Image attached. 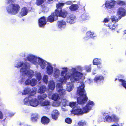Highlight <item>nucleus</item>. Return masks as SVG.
I'll list each match as a JSON object with an SVG mask.
<instances>
[{
	"label": "nucleus",
	"instance_id": "f257e3e1",
	"mask_svg": "<svg viewBox=\"0 0 126 126\" xmlns=\"http://www.w3.org/2000/svg\"><path fill=\"white\" fill-rule=\"evenodd\" d=\"M82 69V68L79 66H77L75 68H72L71 69L72 76L71 77V82L78 81V85L79 86L78 88L77 92L80 96L77 98V102L81 104L86 103L88 99L84 89V84L81 80L83 74L78 72V71H81Z\"/></svg>",
	"mask_w": 126,
	"mask_h": 126
},
{
	"label": "nucleus",
	"instance_id": "f03ea898",
	"mask_svg": "<svg viewBox=\"0 0 126 126\" xmlns=\"http://www.w3.org/2000/svg\"><path fill=\"white\" fill-rule=\"evenodd\" d=\"M63 70L62 71L61 75V76L59 79H57L58 81L61 83H58L56 85L57 91L60 95H63L65 94L66 91L63 89L62 84L65 83L67 80L70 79L71 81V69L69 70V71L67 72L68 70L67 68H63Z\"/></svg>",
	"mask_w": 126,
	"mask_h": 126
},
{
	"label": "nucleus",
	"instance_id": "7ed1b4c3",
	"mask_svg": "<svg viewBox=\"0 0 126 126\" xmlns=\"http://www.w3.org/2000/svg\"><path fill=\"white\" fill-rule=\"evenodd\" d=\"M15 67L19 68L20 67V72L21 74L22 77L19 78V82L22 84L24 82L25 80L28 78H31L34 75L33 71L31 70H28L30 68L29 64H26L23 62H16L15 64Z\"/></svg>",
	"mask_w": 126,
	"mask_h": 126
},
{
	"label": "nucleus",
	"instance_id": "20e7f679",
	"mask_svg": "<svg viewBox=\"0 0 126 126\" xmlns=\"http://www.w3.org/2000/svg\"><path fill=\"white\" fill-rule=\"evenodd\" d=\"M94 103L91 101L88 102L86 106L83 108V110L78 105L73 109L72 112L74 114H82L84 113L88 112L92 109V107L94 106Z\"/></svg>",
	"mask_w": 126,
	"mask_h": 126
},
{
	"label": "nucleus",
	"instance_id": "39448f33",
	"mask_svg": "<svg viewBox=\"0 0 126 126\" xmlns=\"http://www.w3.org/2000/svg\"><path fill=\"white\" fill-rule=\"evenodd\" d=\"M15 0H6V2L7 3H12V2ZM20 9V7L18 5L15 3H12L7 6V10L9 13L15 15L19 12Z\"/></svg>",
	"mask_w": 126,
	"mask_h": 126
},
{
	"label": "nucleus",
	"instance_id": "423d86ee",
	"mask_svg": "<svg viewBox=\"0 0 126 126\" xmlns=\"http://www.w3.org/2000/svg\"><path fill=\"white\" fill-rule=\"evenodd\" d=\"M64 3L61 2H59L58 4H56V7L57 8L55 10V14L58 16H61L62 17L64 18L67 15V12L64 10H61L59 11V9H62V7L64 6Z\"/></svg>",
	"mask_w": 126,
	"mask_h": 126
},
{
	"label": "nucleus",
	"instance_id": "0eeeda50",
	"mask_svg": "<svg viewBox=\"0 0 126 126\" xmlns=\"http://www.w3.org/2000/svg\"><path fill=\"white\" fill-rule=\"evenodd\" d=\"M25 104L35 107L40 104V101L36 98L26 97L24 100Z\"/></svg>",
	"mask_w": 126,
	"mask_h": 126
},
{
	"label": "nucleus",
	"instance_id": "6e6552de",
	"mask_svg": "<svg viewBox=\"0 0 126 126\" xmlns=\"http://www.w3.org/2000/svg\"><path fill=\"white\" fill-rule=\"evenodd\" d=\"M111 19L112 22L109 23L108 27L111 30H114L115 28H116L118 27V26L117 25L114 24L115 23L118 21V19L115 16H111Z\"/></svg>",
	"mask_w": 126,
	"mask_h": 126
},
{
	"label": "nucleus",
	"instance_id": "1a4fd4ad",
	"mask_svg": "<svg viewBox=\"0 0 126 126\" xmlns=\"http://www.w3.org/2000/svg\"><path fill=\"white\" fill-rule=\"evenodd\" d=\"M39 58L32 54H28L27 57V59L28 61L35 65H37L38 60Z\"/></svg>",
	"mask_w": 126,
	"mask_h": 126
},
{
	"label": "nucleus",
	"instance_id": "9d476101",
	"mask_svg": "<svg viewBox=\"0 0 126 126\" xmlns=\"http://www.w3.org/2000/svg\"><path fill=\"white\" fill-rule=\"evenodd\" d=\"M61 102L62 103V104L63 106H66L69 105L73 109H74L75 107H77V105H78L77 104L76 102H69L68 101L65 99L63 100Z\"/></svg>",
	"mask_w": 126,
	"mask_h": 126
},
{
	"label": "nucleus",
	"instance_id": "9b49d317",
	"mask_svg": "<svg viewBox=\"0 0 126 126\" xmlns=\"http://www.w3.org/2000/svg\"><path fill=\"white\" fill-rule=\"evenodd\" d=\"M115 3L114 0H107L105 2V6L108 9H112L115 6Z\"/></svg>",
	"mask_w": 126,
	"mask_h": 126
},
{
	"label": "nucleus",
	"instance_id": "f8f14e48",
	"mask_svg": "<svg viewBox=\"0 0 126 126\" xmlns=\"http://www.w3.org/2000/svg\"><path fill=\"white\" fill-rule=\"evenodd\" d=\"M37 64L36 65H39L42 69H44L46 67L49 63H48L40 58L38 59Z\"/></svg>",
	"mask_w": 126,
	"mask_h": 126
},
{
	"label": "nucleus",
	"instance_id": "ddd939ff",
	"mask_svg": "<svg viewBox=\"0 0 126 126\" xmlns=\"http://www.w3.org/2000/svg\"><path fill=\"white\" fill-rule=\"evenodd\" d=\"M37 81L36 79L33 78L30 80L29 79L26 80L25 84L26 85H30L32 86H34L36 84Z\"/></svg>",
	"mask_w": 126,
	"mask_h": 126
},
{
	"label": "nucleus",
	"instance_id": "4468645a",
	"mask_svg": "<svg viewBox=\"0 0 126 126\" xmlns=\"http://www.w3.org/2000/svg\"><path fill=\"white\" fill-rule=\"evenodd\" d=\"M40 104L42 106H44L46 110L49 109L50 107V103L48 100H45L43 102L40 101Z\"/></svg>",
	"mask_w": 126,
	"mask_h": 126
},
{
	"label": "nucleus",
	"instance_id": "2eb2a0df",
	"mask_svg": "<svg viewBox=\"0 0 126 126\" xmlns=\"http://www.w3.org/2000/svg\"><path fill=\"white\" fill-rule=\"evenodd\" d=\"M57 26L58 28L62 30L65 28L66 26V22L64 20H60L57 21Z\"/></svg>",
	"mask_w": 126,
	"mask_h": 126
},
{
	"label": "nucleus",
	"instance_id": "dca6fc26",
	"mask_svg": "<svg viewBox=\"0 0 126 126\" xmlns=\"http://www.w3.org/2000/svg\"><path fill=\"white\" fill-rule=\"evenodd\" d=\"M126 10L123 8H120L117 11V15L119 16V18L120 19L122 17L126 15Z\"/></svg>",
	"mask_w": 126,
	"mask_h": 126
},
{
	"label": "nucleus",
	"instance_id": "f3484780",
	"mask_svg": "<svg viewBox=\"0 0 126 126\" xmlns=\"http://www.w3.org/2000/svg\"><path fill=\"white\" fill-rule=\"evenodd\" d=\"M76 18L74 15H71L67 17V23L70 24H73L76 21Z\"/></svg>",
	"mask_w": 126,
	"mask_h": 126
},
{
	"label": "nucleus",
	"instance_id": "a211bd4d",
	"mask_svg": "<svg viewBox=\"0 0 126 126\" xmlns=\"http://www.w3.org/2000/svg\"><path fill=\"white\" fill-rule=\"evenodd\" d=\"M55 12L54 13H53L51 15L48 17L47 18V21L51 23L58 19L57 16L55 15Z\"/></svg>",
	"mask_w": 126,
	"mask_h": 126
},
{
	"label": "nucleus",
	"instance_id": "6ab92c4d",
	"mask_svg": "<svg viewBox=\"0 0 126 126\" xmlns=\"http://www.w3.org/2000/svg\"><path fill=\"white\" fill-rule=\"evenodd\" d=\"M47 73L49 75H52L53 73V68L52 65L49 63L46 67Z\"/></svg>",
	"mask_w": 126,
	"mask_h": 126
},
{
	"label": "nucleus",
	"instance_id": "aec40b11",
	"mask_svg": "<svg viewBox=\"0 0 126 126\" xmlns=\"http://www.w3.org/2000/svg\"><path fill=\"white\" fill-rule=\"evenodd\" d=\"M39 25L40 27H43L44 25L46 24V20L45 17H42L39 19Z\"/></svg>",
	"mask_w": 126,
	"mask_h": 126
},
{
	"label": "nucleus",
	"instance_id": "412c9836",
	"mask_svg": "<svg viewBox=\"0 0 126 126\" xmlns=\"http://www.w3.org/2000/svg\"><path fill=\"white\" fill-rule=\"evenodd\" d=\"M104 79V77L102 76L97 75L95 77L94 80L95 83H97L103 81Z\"/></svg>",
	"mask_w": 126,
	"mask_h": 126
},
{
	"label": "nucleus",
	"instance_id": "4be33fe9",
	"mask_svg": "<svg viewBox=\"0 0 126 126\" xmlns=\"http://www.w3.org/2000/svg\"><path fill=\"white\" fill-rule=\"evenodd\" d=\"M53 72V76L56 79H57L59 77L60 71V70L57 68H55Z\"/></svg>",
	"mask_w": 126,
	"mask_h": 126
},
{
	"label": "nucleus",
	"instance_id": "5701e85b",
	"mask_svg": "<svg viewBox=\"0 0 126 126\" xmlns=\"http://www.w3.org/2000/svg\"><path fill=\"white\" fill-rule=\"evenodd\" d=\"M28 13V11L26 7H24L21 9L19 16V17H21L26 15Z\"/></svg>",
	"mask_w": 126,
	"mask_h": 126
},
{
	"label": "nucleus",
	"instance_id": "b1692460",
	"mask_svg": "<svg viewBox=\"0 0 126 126\" xmlns=\"http://www.w3.org/2000/svg\"><path fill=\"white\" fill-rule=\"evenodd\" d=\"M49 99L56 101L60 99V97L58 94L54 93L52 94L51 96L50 95H49Z\"/></svg>",
	"mask_w": 126,
	"mask_h": 126
},
{
	"label": "nucleus",
	"instance_id": "393cba45",
	"mask_svg": "<svg viewBox=\"0 0 126 126\" xmlns=\"http://www.w3.org/2000/svg\"><path fill=\"white\" fill-rule=\"evenodd\" d=\"M72 82H69L67 84L66 90L70 92L74 88V85Z\"/></svg>",
	"mask_w": 126,
	"mask_h": 126
},
{
	"label": "nucleus",
	"instance_id": "a878e982",
	"mask_svg": "<svg viewBox=\"0 0 126 126\" xmlns=\"http://www.w3.org/2000/svg\"><path fill=\"white\" fill-rule=\"evenodd\" d=\"M86 37H85V39H87L89 37L93 38L96 36V35L94 32L90 31L87 32L86 33Z\"/></svg>",
	"mask_w": 126,
	"mask_h": 126
},
{
	"label": "nucleus",
	"instance_id": "bb28decb",
	"mask_svg": "<svg viewBox=\"0 0 126 126\" xmlns=\"http://www.w3.org/2000/svg\"><path fill=\"white\" fill-rule=\"evenodd\" d=\"M59 115V113L57 110H54L53 111L52 114V118L55 120H56L58 118Z\"/></svg>",
	"mask_w": 126,
	"mask_h": 126
},
{
	"label": "nucleus",
	"instance_id": "cd10ccee",
	"mask_svg": "<svg viewBox=\"0 0 126 126\" xmlns=\"http://www.w3.org/2000/svg\"><path fill=\"white\" fill-rule=\"evenodd\" d=\"M39 115L36 113H33L31 116V120L33 122H36L39 117Z\"/></svg>",
	"mask_w": 126,
	"mask_h": 126
},
{
	"label": "nucleus",
	"instance_id": "c85d7f7f",
	"mask_svg": "<svg viewBox=\"0 0 126 126\" xmlns=\"http://www.w3.org/2000/svg\"><path fill=\"white\" fill-rule=\"evenodd\" d=\"M41 121L43 124H47L50 122V120L47 117L43 116L41 119Z\"/></svg>",
	"mask_w": 126,
	"mask_h": 126
},
{
	"label": "nucleus",
	"instance_id": "c756f323",
	"mask_svg": "<svg viewBox=\"0 0 126 126\" xmlns=\"http://www.w3.org/2000/svg\"><path fill=\"white\" fill-rule=\"evenodd\" d=\"M49 88L52 90H53L55 86V84L54 81L53 80H51L49 82L48 84Z\"/></svg>",
	"mask_w": 126,
	"mask_h": 126
},
{
	"label": "nucleus",
	"instance_id": "7c9ffc66",
	"mask_svg": "<svg viewBox=\"0 0 126 126\" xmlns=\"http://www.w3.org/2000/svg\"><path fill=\"white\" fill-rule=\"evenodd\" d=\"M46 90V87L44 86H41L39 87L38 92L42 94L44 93Z\"/></svg>",
	"mask_w": 126,
	"mask_h": 126
},
{
	"label": "nucleus",
	"instance_id": "2f4dec72",
	"mask_svg": "<svg viewBox=\"0 0 126 126\" xmlns=\"http://www.w3.org/2000/svg\"><path fill=\"white\" fill-rule=\"evenodd\" d=\"M93 64L94 65H98L101 63V61L100 59H95L93 61Z\"/></svg>",
	"mask_w": 126,
	"mask_h": 126
},
{
	"label": "nucleus",
	"instance_id": "473e14b6",
	"mask_svg": "<svg viewBox=\"0 0 126 126\" xmlns=\"http://www.w3.org/2000/svg\"><path fill=\"white\" fill-rule=\"evenodd\" d=\"M104 121L105 122L111 123L112 122V116H111L109 115L106 116L104 119Z\"/></svg>",
	"mask_w": 126,
	"mask_h": 126
},
{
	"label": "nucleus",
	"instance_id": "72a5a7b5",
	"mask_svg": "<svg viewBox=\"0 0 126 126\" xmlns=\"http://www.w3.org/2000/svg\"><path fill=\"white\" fill-rule=\"evenodd\" d=\"M47 97L46 94H40L37 96L38 99L40 101H42L45 99Z\"/></svg>",
	"mask_w": 126,
	"mask_h": 126
},
{
	"label": "nucleus",
	"instance_id": "f704fd0d",
	"mask_svg": "<svg viewBox=\"0 0 126 126\" xmlns=\"http://www.w3.org/2000/svg\"><path fill=\"white\" fill-rule=\"evenodd\" d=\"M78 8V6L77 4H72L69 7V9L71 11H74L77 10Z\"/></svg>",
	"mask_w": 126,
	"mask_h": 126
},
{
	"label": "nucleus",
	"instance_id": "c9c22d12",
	"mask_svg": "<svg viewBox=\"0 0 126 126\" xmlns=\"http://www.w3.org/2000/svg\"><path fill=\"white\" fill-rule=\"evenodd\" d=\"M34 75L38 81H39L41 79V74L39 72H35Z\"/></svg>",
	"mask_w": 126,
	"mask_h": 126
},
{
	"label": "nucleus",
	"instance_id": "e433bc0d",
	"mask_svg": "<svg viewBox=\"0 0 126 126\" xmlns=\"http://www.w3.org/2000/svg\"><path fill=\"white\" fill-rule=\"evenodd\" d=\"M31 91L30 89L28 87L25 88L23 92L22 93V94L25 95L28 94Z\"/></svg>",
	"mask_w": 126,
	"mask_h": 126
},
{
	"label": "nucleus",
	"instance_id": "4c0bfd02",
	"mask_svg": "<svg viewBox=\"0 0 126 126\" xmlns=\"http://www.w3.org/2000/svg\"><path fill=\"white\" fill-rule=\"evenodd\" d=\"M112 122H117L118 121L119 118L115 115H113L112 116Z\"/></svg>",
	"mask_w": 126,
	"mask_h": 126
},
{
	"label": "nucleus",
	"instance_id": "58836bf2",
	"mask_svg": "<svg viewBox=\"0 0 126 126\" xmlns=\"http://www.w3.org/2000/svg\"><path fill=\"white\" fill-rule=\"evenodd\" d=\"M61 101L58 100V101H54L52 104V106H58L60 104Z\"/></svg>",
	"mask_w": 126,
	"mask_h": 126
},
{
	"label": "nucleus",
	"instance_id": "ea45409f",
	"mask_svg": "<svg viewBox=\"0 0 126 126\" xmlns=\"http://www.w3.org/2000/svg\"><path fill=\"white\" fill-rule=\"evenodd\" d=\"M36 88H34L32 89V91L30 93V95L31 96L34 95L36 93Z\"/></svg>",
	"mask_w": 126,
	"mask_h": 126
},
{
	"label": "nucleus",
	"instance_id": "a19ab883",
	"mask_svg": "<svg viewBox=\"0 0 126 126\" xmlns=\"http://www.w3.org/2000/svg\"><path fill=\"white\" fill-rule=\"evenodd\" d=\"M48 79L47 76L46 75H44L43 78V81L44 82L46 83H47L48 81Z\"/></svg>",
	"mask_w": 126,
	"mask_h": 126
},
{
	"label": "nucleus",
	"instance_id": "79ce46f5",
	"mask_svg": "<svg viewBox=\"0 0 126 126\" xmlns=\"http://www.w3.org/2000/svg\"><path fill=\"white\" fill-rule=\"evenodd\" d=\"M85 69L87 72H89L91 70V65H85L84 67Z\"/></svg>",
	"mask_w": 126,
	"mask_h": 126
},
{
	"label": "nucleus",
	"instance_id": "37998d69",
	"mask_svg": "<svg viewBox=\"0 0 126 126\" xmlns=\"http://www.w3.org/2000/svg\"><path fill=\"white\" fill-rule=\"evenodd\" d=\"M87 124L86 122H80L78 123V125L79 126H85Z\"/></svg>",
	"mask_w": 126,
	"mask_h": 126
},
{
	"label": "nucleus",
	"instance_id": "c03bdc74",
	"mask_svg": "<svg viewBox=\"0 0 126 126\" xmlns=\"http://www.w3.org/2000/svg\"><path fill=\"white\" fill-rule=\"evenodd\" d=\"M81 18L83 20H88L89 18V17L88 16H87L85 14L83 15L82 16Z\"/></svg>",
	"mask_w": 126,
	"mask_h": 126
},
{
	"label": "nucleus",
	"instance_id": "a18cd8bd",
	"mask_svg": "<svg viewBox=\"0 0 126 126\" xmlns=\"http://www.w3.org/2000/svg\"><path fill=\"white\" fill-rule=\"evenodd\" d=\"M65 122L69 124H71L72 122V120L69 118H66L65 120Z\"/></svg>",
	"mask_w": 126,
	"mask_h": 126
},
{
	"label": "nucleus",
	"instance_id": "49530a36",
	"mask_svg": "<svg viewBox=\"0 0 126 126\" xmlns=\"http://www.w3.org/2000/svg\"><path fill=\"white\" fill-rule=\"evenodd\" d=\"M118 3L120 4L121 5H123L125 4V2L123 1H118L117 2Z\"/></svg>",
	"mask_w": 126,
	"mask_h": 126
},
{
	"label": "nucleus",
	"instance_id": "de8ad7c7",
	"mask_svg": "<svg viewBox=\"0 0 126 126\" xmlns=\"http://www.w3.org/2000/svg\"><path fill=\"white\" fill-rule=\"evenodd\" d=\"M110 19L109 18H106L104 19V22L105 23L108 22L110 21Z\"/></svg>",
	"mask_w": 126,
	"mask_h": 126
},
{
	"label": "nucleus",
	"instance_id": "09e8293b",
	"mask_svg": "<svg viewBox=\"0 0 126 126\" xmlns=\"http://www.w3.org/2000/svg\"><path fill=\"white\" fill-rule=\"evenodd\" d=\"M3 118V115L2 112L0 110V119H2Z\"/></svg>",
	"mask_w": 126,
	"mask_h": 126
},
{
	"label": "nucleus",
	"instance_id": "8fccbe9b",
	"mask_svg": "<svg viewBox=\"0 0 126 126\" xmlns=\"http://www.w3.org/2000/svg\"><path fill=\"white\" fill-rule=\"evenodd\" d=\"M65 3L68 5H70L72 3V1H68L67 2H66ZM64 3L65 4V3Z\"/></svg>",
	"mask_w": 126,
	"mask_h": 126
},
{
	"label": "nucleus",
	"instance_id": "3c124183",
	"mask_svg": "<svg viewBox=\"0 0 126 126\" xmlns=\"http://www.w3.org/2000/svg\"><path fill=\"white\" fill-rule=\"evenodd\" d=\"M14 114V113L13 112L10 113L9 114V116L11 117L13 116Z\"/></svg>",
	"mask_w": 126,
	"mask_h": 126
},
{
	"label": "nucleus",
	"instance_id": "603ef678",
	"mask_svg": "<svg viewBox=\"0 0 126 126\" xmlns=\"http://www.w3.org/2000/svg\"><path fill=\"white\" fill-rule=\"evenodd\" d=\"M97 65V67L98 68H101L102 67V65H101V64L99 65Z\"/></svg>",
	"mask_w": 126,
	"mask_h": 126
},
{
	"label": "nucleus",
	"instance_id": "864d4df0",
	"mask_svg": "<svg viewBox=\"0 0 126 126\" xmlns=\"http://www.w3.org/2000/svg\"><path fill=\"white\" fill-rule=\"evenodd\" d=\"M110 126H119V125H115L113 124V125H112Z\"/></svg>",
	"mask_w": 126,
	"mask_h": 126
},
{
	"label": "nucleus",
	"instance_id": "5fc2aeb1",
	"mask_svg": "<svg viewBox=\"0 0 126 126\" xmlns=\"http://www.w3.org/2000/svg\"><path fill=\"white\" fill-rule=\"evenodd\" d=\"M62 109L63 111H66V110H65L64 108H62Z\"/></svg>",
	"mask_w": 126,
	"mask_h": 126
},
{
	"label": "nucleus",
	"instance_id": "6e6d98bb",
	"mask_svg": "<svg viewBox=\"0 0 126 126\" xmlns=\"http://www.w3.org/2000/svg\"><path fill=\"white\" fill-rule=\"evenodd\" d=\"M124 32L125 34L126 33V30L124 31Z\"/></svg>",
	"mask_w": 126,
	"mask_h": 126
},
{
	"label": "nucleus",
	"instance_id": "4d7b16f0",
	"mask_svg": "<svg viewBox=\"0 0 126 126\" xmlns=\"http://www.w3.org/2000/svg\"><path fill=\"white\" fill-rule=\"evenodd\" d=\"M89 81H92V80H91V79H89Z\"/></svg>",
	"mask_w": 126,
	"mask_h": 126
},
{
	"label": "nucleus",
	"instance_id": "13d9d810",
	"mask_svg": "<svg viewBox=\"0 0 126 126\" xmlns=\"http://www.w3.org/2000/svg\"><path fill=\"white\" fill-rule=\"evenodd\" d=\"M105 114L104 113V114H103V115L105 116Z\"/></svg>",
	"mask_w": 126,
	"mask_h": 126
}]
</instances>
